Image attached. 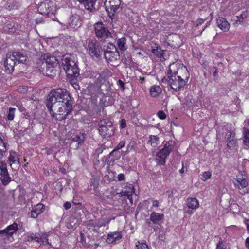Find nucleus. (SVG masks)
<instances>
[{
  "label": "nucleus",
  "instance_id": "obj_1",
  "mask_svg": "<svg viewBox=\"0 0 249 249\" xmlns=\"http://www.w3.org/2000/svg\"><path fill=\"white\" fill-rule=\"evenodd\" d=\"M168 75V83L175 91H178L183 88L189 77L187 68L178 63H173L170 65Z\"/></svg>",
  "mask_w": 249,
  "mask_h": 249
},
{
  "label": "nucleus",
  "instance_id": "obj_2",
  "mask_svg": "<svg viewBox=\"0 0 249 249\" xmlns=\"http://www.w3.org/2000/svg\"><path fill=\"white\" fill-rule=\"evenodd\" d=\"M71 101L70 94L66 89L62 88L53 89L49 93L47 99L46 106L48 109H51L57 103H67Z\"/></svg>",
  "mask_w": 249,
  "mask_h": 249
},
{
  "label": "nucleus",
  "instance_id": "obj_3",
  "mask_svg": "<svg viewBox=\"0 0 249 249\" xmlns=\"http://www.w3.org/2000/svg\"><path fill=\"white\" fill-rule=\"evenodd\" d=\"M39 70L45 71L46 75L52 76L55 73L56 68L58 66V62L56 57L51 56L48 54H44L42 58L38 62Z\"/></svg>",
  "mask_w": 249,
  "mask_h": 249
},
{
  "label": "nucleus",
  "instance_id": "obj_4",
  "mask_svg": "<svg viewBox=\"0 0 249 249\" xmlns=\"http://www.w3.org/2000/svg\"><path fill=\"white\" fill-rule=\"evenodd\" d=\"M48 109L51 115L56 120H64L72 110L71 101H69L67 103H57L51 107V109Z\"/></svg>",
  "mask_w": 249,
  "mask_h": 249
},
{
  "label": "nucleus",
  "instance_id": "obj_5",
  "mask_svg": "<svg viewBox=\"0 0 249 249\" xmlns=\"http://www.w3.org/2000/svg\"><path fill=\"white\" fill-rule=\"evenodd\" d=\"M62 65L69 78L76 77L79 75V69L75 61L70 57L62 60Z\"/></svg>",
  "mask_w": 249,
  "mask_h": 249
},
{
  "label": "nucleus",
  "instance_id": "obj_6",
  "mask_svg": "<svg viewBox=\"0 0 249 249\" xmlns=\"http://www.w3.org/2000/svg\"><path fill=\"white\" fill-rule=\"evenodd\" d=\"M234 187L237 188L241 194L244 195L249 193V182L244 175H238L233 180Z\"/></svg>",
  "mask_w": 249,
  "mask_h": 249
},
{
  "label": "nucleus",
  "instance_id": "obj_7",
  "mask_svg": "<svg viewBox=\"0 0 249 249\" xmlns=\"http://www.w3.org/2000/svg\"><path fill=\"white\" fill-rule=\"evenodd\" d=\"M85 48L92 59H98L101 55V47L95 39L89 40Z\"/></svg>",
  "mask_w": 249,
  "mask_h": 249
},
{
  "label": "nucleus",
  "instance_id": "obj_8",
  "mask_svg": "<svg viewBox=\"0 0 249 249\" xmlns=\"http://www.w3.org/2000/svg\"><path fill=\"white\" fill-rule=\"evenodd\" d=\"M110 46L111 47L104 52L105 58L108 62L117 64L120 59L119 52L114 45L111 44Z\"/></svg>",
  "mask_w": 249,
  "mask_h": 249
},
{
  "label": "nucleus",
  "instance_id": "obj_9",
  "mask_svg": "<svg viewBox=\"0 0 249 249\" xmlns=\"http://www.w3.org/2000/svg\"><path fill=\"white\" fill-rule=\"evenodd\" d=\"M120 4V0H106L104 5L109 17L112 18L114 16L115 13L119 8Z\"/></svg>",
  "mask_w": 249,
  "mask_h": 249
},
{
  "label": "nucleus",
  "instance_id": "obj_10",
  "mask_svg": "<svg viewBox=\"0 0 249 249\" xmlns=\"http://www.w3.org/2000/svg\"><path fill=\"white\" fill-rule=\"evenodd\" d=\"M172 151V148L169 144H164L163 148L157 154L156 160L159 164L164 165L166 162V159Z\"/></svg>",
  "mask_w": 249,
  "mask_h": 249
},
{
  "label": "nucleus",
  "instance_id": "obj_11",
  "mask_svg": "<svg viewBox=\"0 0 249 249\" xmlns=\"http://www.w3.org/2000/svg\"><path fill=\"white\" fill-rule=\"evenodd\" d=\"M105 124V122L101 121L99 123V133L103 137H110L114 134V127L111 123L106 125Z\"/></svg>",
  "mask_w": 249,
  "mask_h": 249
},
{
  "label": "nucleus",
  "instance_id": "obj_12",
  "mask_svg": "<svg viewBox=\"0 0 249 249\" xmlns=\"http://www.w3.org/2000/svg\"><path fill=\"white\" fill-rule=\"evenodd\" d=\"M54 11L53 3L48 0L40 2L38 7V11L42 15H46Z\"/></svg>",
  "mask_w": 249,
  "mask_h": 249
},
{
  "label": "nucleus",
  "instance_id": "obj_13",
  "mask_svg": "<svg viewBox=\"0 0 249 249\" xmlns=\"http://www.w3.org/2000/svg\"><path fill=\"white\" fill-rule=\"evenodd\" d=\"M96 35L99 38H107L110 36V33L102 23L98 22L94 26Z\"/></svg>",
  "mask_w": 249,
  "mask_h": 249
},
{
  "label": "nucleus",
  "instance_id": "obj_14",
  "mask_svg": "<svg viewBox=\"0 0 249 249\" xmlns=\"http://www.w3.org/2000/svg\"><path fill=\"white\" fill-rule=\"evenodd\" d=\"M17 229L18 225L14 223L13 224L8 226L6 229L0 231V235L2 234L4 239L7 238L10 242H12L14 240L13 235L17 231Z\"/></svg>",
  "mask_w": 249,
  "mask_h": 249
},
{
  "label": "nucleus",
  "instance_id": "obj_15",
  "mask_svg": "<svg viewBox=\"0 0 249 249\" xmlns=\"http://www.w3.org/2000/svg\"><path fill=\"white\" fill-rule=\"evenodd\" d=\"M0 180L3 185H7L11 180V179L8 172L6 164L3 162H0Z\"/></svg>",
  "mask_w": 249,
  "mask_h": 249
},
{
  "label": "nucleus",
  "instance_id": "obj_16",
  "mask_svg": "<svg viewBox=\"0 0 249 249\" xmlns=\"http://www.w3.org/2000/svg\"><path fill=\"white\" fill-rule=\"evenodd\" d=\"M16 64L15 57L11 53H8L4 62V67L7 72L11 73L13 71L15 65Z\"/></svg>",
  "mask_w": 249,
  "mask_h": 249
},
{
  "label": "nucleus",
  "instance_id": "obj_17",
  "mask_svg": "<svg viewBox=\"0 0 249 249\" xmlns=\"http://www.w3.org/2000/svg\"><path fill=\"white\" fill-rule=\"evenodd\" d=\"M8 162L12 169L17 168L20 164L19 155L15 151H10L8 158Z\"/></svg>",
  "mask_w": 249,
  "mask_h": 249
},
{
  "label": "nucleus",
  "instance_id": "obj_18",
  "mask_svg": "<svg viewBox=\"0 0 249 249\" xmlns=\"http://www.w3.org/2000/svg\"><path fill=\"white\" fill-rule=\"evenodd\" d=\"M235 133L233 131L228 132L226 135L227 147L231 149L236 146V140L234 139Z\"/></svg>",
  "mask_w": 249,
  "mask_h": 249
},
{
  "label": "nucleus",
  "instance_id": "obj_19",
  "mask_svg": "<svg viewBox=\"0 0 249 249\" xmlns=\"http://www.w3.org/2000/svg\"><path fill=\"white\" fill-rule=\"evenodd\" d=\"M216 24L217 26L224 32H228L230 29V24L224 18H216Z\"/></svg>",
  "mask_w": 249,
  "mask_h": 249
},
{
  "label": "nucleus",
  "instance_id": "obj_20",
  "mask_svg": "<svg viewBox=\"0 0 249 249\" xmlns=\"http://www.w3.org/2000/svg\"><path fill=\"white\" fill-rule=\"evenodd\" d=\"M32 240L40 244H49L48 234L46 233H36L32 236Z\"/></svg>",
  "mask_w": 249,
  "mask_h": 249
},
{
  "label": "nucleus",
  "instance_id": "obj_21",
  "mask_svg": "<svg viewBox=\"0 0 249 249\" xmlns=\"http://www.w3.org/2000/svg\"><path fill=\"white\" fill-rule=\"evenodd\" d=\"M134 194V187L130 185L127 188H124L120 193V194L122 196H125L127 197V199L129 200L131 204L133 203V198L132 196Z\"/></svg>",
  "mask_w": 249,
  "mask_h": 249
},
{
  "label": "nucleus",
  "instance_id": "obj_22",
  "mask_svg": "<svg viewBox=\"0 0 249 249\" xmlns=\"http://www.w3.org/2000/svg\"><path fill=\"white\" fill-rule=\"evenodd\" d=\"M122 234L121 231L110 232L108 234L107 242L108 244L113 243L121 239Z\"/></svg>",
  "mask_w": 249,
  "mask_h": 249
},
{
  "label": "nucleus",
  "instance_id": "obj_23",
  "mask_svg": "<svg viewBox=\"0 0 249 249\" xmlns=\"http://www.w3.org/2000/svg\"><path fill=\"white\" fill-rule=\"evenodd\" d=\"M87 10L92 11L97 0H78Z\"/></svg>",
  "mask_w": 249,
  "mask_h": 249
},
{
  "label": "nucleus",
  "instance_id": "obj_24",
  "mask_svg": "<svg viewBox=\"0 0 249 249\" xmlns=\"http://www.w3.org/2000/svg\"><path fill=\"white\" fill-rule=\"evenodd\" d=\"M44 210V206L42 204L39 203L31 212V216L36 218L38 215L42 213Z\"/></svg>",
  "mask_w": 249,
  "mask_h": 249
},
{
  "label": "nucleus",
  "instance_id": "obj_25",
  "mask_svg": "<svg viewBox=\"0 0 249 249\" xmlns=\"http://www.w3.org/2000/svg\"><path fill=\"white\" fill-rule=\"evenodd\" d=\"M186 205L189 208L196 210L199 207V202L196 198L189 197L186 200Z\"/></svg>",
  "mask_w": 249,
  "mask_h": 249
},
{
  "label": "nucleus",
  "instance_id": "obj_26",
  "mask_svg": "<svg viewBox=\"0 0 249 249\" xmlns=\"http://www.w3.org/2000/svg\"><path fill=\"white\" fill-rule=\"evenodd\" d=\"M125 142L124 141H121L119 142V143L116 146L115 148L108 155L109 158H110V157H112L114 156V155H115L116 158H111V161H112L113 162L115 160H116L117 158L119 157V154H118L117 155H116V151L122 149L123 147H124L125 146Z\"/></svg>",
  "mask_w": 249,
  "mask_h": 249
},
{
  "label": "nucleus",
  "instance_id": "obj_27",
  "mask_svg": "<svg viewBox=\"0 0 249 249\" xmlns=\"http://www.w3.org/2000/svg\"><path fill=\"white\" fill-rule=\"evenodd\" d=\"M245 124L248 125L244 128V142L246 146L249 147V120L245 121Z\"/></svg>",
  "mask_w": 249,
  "mask_h": 249
},
{
  "label": "nucleus",
  "instance_id": "obj_28",
  "mask_svg": "<svg viewBox=\"0 0 249 249\" xmlns=\"http://www.w3.org/2000/svg\"><path fill=\"white\" fill-rule=\"evenodd\" d=\"M15 57L16 63L25 64L27 61V56L20 53L15 52L11 53Z\"/></svg>",
  "mask_w": 249,
  "mask_h": 249
},
{
  "label": "nucleus",
  "instance_id": "obj_29",
  "mask_svg": "<svg viewBox=\"0 0 249 249\" xmlns=\"http://www.w3.org/2000/svg\"><path fill=\"white\" fill-rule=\"evenodd\" d=\"M68 138L69 140L73 142H77L78 146L83 142L84 140V136L83 134H80L79 135L73 134L71 137L68 136Z\"/></svg>",
  "mask_w": 249,
  "mask_h": 249
},
{
  "label": "nucleus",
  "instance_id": "obj_30",
  "mask_svg": "<svg viewBox=\"0 0 249 249\" xmlns=\"http://www.w3.org/2000/svg\"><path fill=\"white\" fill-rule=\"evenodd\" d=\"M150 95L153 97L159 96L162 92V89L159 86H153L149 89Z\"/></svg>",
  "mask_w": 249,
  "mask_h": 249
},
{
  "label": "nucleus",
  "instance_id": "obj_31",
  "mask_svg": "<svg viewBox=\"0 0 249 249\" xmlns=\"http://www.w3.org/2000/svg\"><path fill=\"white\" fill-rule=\"evenodd\" d=\"M150 217L154 224H158L163 218L164 214L153 212L150 214Z\"/></svg>",
  "mask_w": 249,
  "mask_h": 249
},
{
  "label": "nucleus",
  "instance_id": "obj_32",
  "mask_svg": "<svg viewBox=\"0 0 249 249\" xmlns=\"http://www.w3.org/2000/svg\"><path fill=\"white\" fill-rule=\"evenodd\" d=\"M111 219H112L110 217H106L96 221L93 223L94 227L99 228L102 226H105L108 224Z\"/></svg>",
  "mask_w": 249,
  "mask_h": 249
},
{
  "label": "nucleus",
  "instance_id": "obj_33",
  "mask_svg": "<svg viewBox=\"0 0 249 249\" xmlns=\"http://www.w3.org/2000/svg\"><path fill=\"white\" fill-rule=\"evenodd\" d=\"M81 25V21L78 17L72 16L70 18L69 21L70 26L74 28L79 26Z\"/></svg>",
  "mask_w": 249,
  "mask_h": 249
},
{
  "label": "nucleus",
  "instance_id": "obj_34",
  "mask_svg": "<svg viewBox=\"0 0 249 249\" xmlns=\"http://www.w3.org/2000/svg\"><path fill=\"white\" fill-rule=\"evenodd\" d=\"M159 138L155 135H150L148 140V143L153 147H156L159 144Z\"/></svg>",
  "mask_w": 249,
  "mask_h": 249
},
{
  "label": "nucleus",
  "instance_id": "obj_35",
  "mask_svg": "<svg viewBox=\"0 0 249 249\" xmlns=\"http://www.w3.org/2000/svg\"><path fill=\"white\" fill-rule=\"evenodd\" d=\"M117 45L119 48L122 51H125L126 50V39L124 37L119 39L117 40Z\"/></svg>",
  "mask_w": 249,
  "mask_h": 249
},
{
  "label": "nucleus",
  "instance_id": "obj_36",
  "mask_svg": "<svg viewBox=\"0 0 249 249\" xmlns=\"http://www.w3.org/2000/svg\"><path fill=\"white\" fill-rule=\"evenodd\" d=\"M15 111L16 109L15 108H9L7 114V118L9 120L11 121L14 119Z\"/></svg>",
  "mask_w": 249,
  "mask_h": 249
},
{
  "label": "nucleus",
  "instance_id": "obj_37",
  "mask_svg": "<svg viewBox=\"0 0 249 249\" xmlns=\"http://www.w3.org/2000/svg\"><path fill=\"white\" fill-rule=\"evenodd\" d=\"M212 176V173L210 171H205L202 174L201 179L203 181H205L211 178Z\"/></svg>",
  "mask_w": 249,
  "mask_h": 249
},
{
  "label": "nucleus",
  "instance_id": "obj_38",
  "mask_svg": "<svg viewBox=\"0 0 249 249\" xmlns=\"http://www.w3.org/2000/svg\"><path fill=\"white\" fill-rule=\"evenodd\" d=\"M152 52L155 55L158 56L159 57H161L162 56L163 51L161 50L160 48L157 47L156 48H153Z\"/></svg>",
  "mask_w": 249,
  "mask_h": 249
},
{
  "label": "nucleus",
  "instance_id": "obj_39",
  "mask_svg": "<svg viewBox=\"0 0 249 249\" xmlns=\"http://www.w3.org/2000/svg\"><path fill=\"white\" fill-rule=\"evenodd\" d=\"M0 159L3 156V153L6 151V144L3 141V143H1L0 145Z\"/></svg>",
  "mask_w": 249,
  "mask_h": 249
},
{
  "label": "nucleus",
  "instance_id": "obj_40",
  "mask_svg": "<svg viewBox=\"0 0 249 249\" xmlns=\"http://www.w3.org/2000/svg\"><path fill=\"white\" fill-rule=\"evenodd\" d=\"M137 249H148L147 245L144 243L138 242V244L136 245Z\"/></svg>",
  "mask_w": 249,
  "mask_h": 249
},
{
  "label": "nucleus",
  "instance_id": "obj_41",
  "mask_svg": "<svg viewBox=\"0 0 249 249\" xmlns=\"http://www.w3.org/2000/svg\"><path fill=\"white\" fill-rule=\"evenodd\" d=\"M158 117L161 120H164L166 118L167 115L162 110H160L157 113Z\"/></svg>",
  "mask_w": 249,
  "mask_h": 249
},
{
  "label": "nucleus",
  "instance_id": "obj_42",
  "mask_svg": "<svg viewBox=\"0 0 249 249\" xmlns=\"http://www.w3.org/2000/svg\"><path fill=\"white\" fill-rule=\"evenodd\" d=\"M28 91V88L26 86L20 87L18 89V92L21 93H25Z\"/></svg>",
  "mask_w": 249,
  "mask_h": 249
},
{
  "label": "nucleus",
  "instance_id": "obj_43",
  "mask_svg": "<svg viewBox=\"0 0 249 249\" xmlns=\"http://www.w3.org/2000/svg\"><path fill=\"white\" fill-rule=\"evenodd\" d=\"M235 18H236V19L235 20V21L233 23V26L234 27H237L239 24H241L243 22V20H241L238 17L236 16Z\"/></svg>",
  "mask_w": 249,
  "mask_h": 249
},
{
  "label": "nucleus",
  "instance_id": "obj_44",
  "mask_svg": "<svg viewBox=\"0 0 249 249\" xmlns=\"http://www.w3.org/2000/svg\"><path fill=\"white\" fill-rule=\"evenodd\" d=\"M248 12L247 11H244L240 16H237L241 20H244V19L248 17Z\"/></svg>",
  "mask_w": 249,
  "mask_h": 249
},
{
  "label": "nucleus",
  "instance_id": "obj_45",
  "mask_svg": "<svg viewBox=\"0 0 249 249\" xmlns=\"http://www.w3.org/2000/svg\"><path fill=\"white\" fill-rule=\"evenodd\" d=\"M204 21L205 19H203L202 18H199L197 19V21H196V22L194 24V26L196 27H198L199 25L202 24L204 23Z\"/></svg>",
  "mask_w": 249,
  "mask_h": 249
},
{
  "label": "nucleus",
  "instance_id": "obj_46",
  "mask_svg": "<svg viewBox=\"0 0 249 249\" xmlns=\"http://www.w3.org/2000/svg\"><path fill=\"white\" fill-rule=\"evenodd\" d=\"M224 245L221 241H219L216 245V249H225Z\"/></svg>",
  "mask_w": 249,
  "mask_h": 249
},
{
  "label": "nucleus",
  "instance_id": "obj_47",
  "mask_svg": "<svg viewBox=\"0 0 249 249\" xmlns=\"http://www.w3.org/2000/svg\"><path fill=\"white\" fill-rule=\"evenodd\" d=\"M126 124L125 120L124 119H122L121 120V123H120V128L121 129L124 128L126 127Z\"/></svg>",
  "mask_w": 249,
  "mask_h": 249
},
{
  "label": "nucleus",
  "instance_id": "obj_48",
  "mask_svg": "<svg viewBox=\"0 0 249 249\" xmlns=\"http://www.w3.org/2000/svg\"><path fill=\"white\" fill-rule=\"evenodd\" d=\"M168 38H173L175 40H178L179 38V36L177 34H171L169 36Z\"/></svg>",
  "mask_w": 249,
  "mask_h": 249
},
{
  "label": "nucleus",
  "instance_id": "obj_49",
  "mask_svg": "<svg viewBox=\"0 0 249 249\" xmlns=\"http://www.w3.org/2000/svg\"><path fill=\"white\" fill-rule=\"evenodd\" d=\"M125 179V176L124 174L120 173L118 175V180L119 181H123Z\"/></svg>",
  "mask_w": 249,
  "mask_h": 249
},
{
  "label": "nucleus",
  "instance_id": "obj_50",
  "mask_svg": "<svg viewBox=\"0 0 249 249\" xmlns=\"http://www.w3.org/2000/svg\"><path fill=\"white\" fill-rule=\"evenodd\" d=\"M63 206L66 210H68L71 207V204L70 202H66L64 204Z\"/></svg>",
  "mask_w": 249,
  "mask_h": 249
},
{
  "label": "nucleus",
  "instance_id": "obj_51",
  "mask_svg": "<svg viewBox=\"0 0 249 249\" xmlns=\"http://www.w3.org/2000/svg\"><path fill=\"white\" fill-rule=\"evenodd\" d=\"M159 205V202L158 200H152V206L154 207H158Z\"/></svg>",
  "mask_w": 249,
  "mask_h": 249
},
{
  "label": "nucleus",
  "instance_id": "obj_52",
  "mask_svg": "<svg viewBox=\"0 0 249 249\" xmlns=\"http://www.w3.org/2000/svg\"><path fill=\"white\" fill-rule=\"evenodd\" d=\"M95 78L97 79V80L100 81H101V75L98 73H95Z\"/></svg>",
  "mask_w": 249,
  "mask_h": 249
},
{
  "label": "nucleus",
  "instance_id": "obj_53",
  "mask_svg": "<svg viewBox=\"0 0 249 249\" xmlns=\"http://www.w3.org/2000/svg\"><path fill=\"white\" fill-rule=\"evenodd\" d=\"M245 246L248 249H249V237L247 238L246 239Z\"/></svg>",
  "mask_w": 249,
  "mask_h": 249
},
{
  "label": "nucleus",
  "instance_id": "obj_54",
  "mask_svg": "<svg viewBox=\"0 0 249 249\" xmlns=\"http://www.w3.org/2000/svg\"><path fill=\"white\" fill-rule=\"evenodd\" d=\"M118 82H119L120 85H121V86H123L124 85V82L122 80H119Z\"/></svg>",
  "mask_w": 249,
  "mask_h": 249
},
{
  "label": "nucleus",
  "instance_id": "obj_55",
  "mask_svg": "<svg viewBox=\"0 0 249 249\" xmlns=\"http://www.w3.org/2000/svg\"><path fill=\"white\" fill-rule=\"evenodd\" d=\"M73 87L75 89H76L78 87V85L76 84V83H74L73 84Z\"/></svg>",
  "mask_w": 249,
  "mask_h": 249
},
{
  "label": "nucleus",
  "instance_id": "obj_56",
  "mask_svg": "<svg viewBox=\"0 0 249 249\" xmlns=\"http://www.w3.org/2000/svg\"><path fill=\"white\" fill-rule=\"evenodd\" d=\"M179 172L181 173V174H182L184 172V168L183 167L179 170Z\"/></svg>",
  "mask_w": 249,
  "mask_h": 249
},
{
  "label": "nucleus",
  "instance_id": "obj_57",
  "mask_svg": "<svg viewBox=\"0 0 249 249\" xmlns=\"http://www.w3.org/2000/svg\"><path fill=\"white\" fill-rule=\"evenodd\" d=\"M247 230H248V232L249 233V225L247 226Z\"/></svg>",
  "mask_w": 249,
  "mask_h": 249
},
{
  "label": "nucleus",
  "instance_id": "obj_58",
  "mask_svg": "<svg viewBox=\"0 0 249 249\" xmlns=\"http://www.w3.org/2000/svg\"><path fill=\"white\" fill-rule=\"evenodd\" d=\"M62 0L63 1H64V2L65 3V4H66V3H67V0Z\"/></svg>",
  "mask_w": 249,
  "mask_h": 249
},
{
  "label": "nucleus",
  "instance_id": "obj_59",
  "mask_svg": "<svg viewBox=\"0 0 249 249\" xmlns=\"http://www.w3.org/2000/svg\"><path fill=\"white\" fill-rule=\"evenodd\" d=\"M92 88V86H91L89 88L91 89ZM93 88H95L96 87L95 86H93Z\"/></svg>",
  "mask_w": 249,
  "mask_h": 249
},
{
  "label": "nucleus",
  "instance_id": "obj_60",
  "mask_svg": "<svg viewBox=\"0 0 249 249\" xmlns=\"http://www.w3.org/2000/svg\"><path fill=\"white\" fill-rule=\"evenodd\" d=\"M204 29H205V28H204L203 29V30L200 32V35L202 34V32L204 30Z\"/></svg>",
  "mask_w": 249,
  "mask_h": 249
},
{
  "label": "nucleus",
  "instance_id": "obj_61",
  "mask_svg": "<svg viewBox=\"0 0 249 249\" xmlns=\"http://www.w3.org/2000/svg\"><path fill=\"white\" fill-rule=\"evenodd\" d=\"M246 163L247 164V163H249V161L247 160V161H246Z\"/></svg>",
  "mask_w": 249,
  "mask_h": 249
},
{
  "label": "nucleus",
  "instance_id": "obj_62",
  "mask_svg": "<svg viewBox=\"0 0 249 249\" xmlns=\"http://www.w3.org/2000/svg\"><path fill=\"white\" fill-rule=\"evenodd\" d=\"M138 53V54H139V55L141 54V52H139V53Z\"/></svg>",
  "mask_w": 249,
  "mask_h": 249
},
{
  "label": "nucleus",
  "instance_id": "obj_63",
  "mask_svg": "<svg viewBox=\"0 0 249 249\" xmlns=\"http://www.w3.org/2000/svg\"><path fill=\"white\" fill-rule=\"evenodd\" d=\"M187 212H188V213H191V211H188Z\"/></svg>",
  "mask_w": 249,
  "mask_h": 249
},
{
  "label": "nucleus",
  "instance_id": "obj_64",
  "mask_svg": "<svg viewBox=\"0 0 249 249\" xmlns=\"http://www.w3.org/2000/svg\"><path fill=\"white\" fill-rule=\"evenodd\" d=\"M143 79L141 81V83H143Z\"/></svg>",
  "mask_w": 249,
  "mask_h": 249
}]
</instances>
